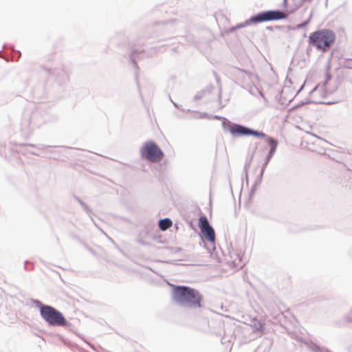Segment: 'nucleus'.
I'll return each instance as SVG.
<instances>
[{
	"mask_svg": "<svg viewBox=\"0 0 352 352\" xmlns=\"http://www.w3.org/2000/svg\"><path fill=\"white\" fill-rule=\"evenodd\" d=\"M336 40L335 33L328 29H322L310 34L309 43L318 50L326 52L333 44Z\"/></svg>",
	"mask_w": 352,
	"mask_h": 352,
	"instance_id": "obj_2",
	"label": "nucleus"
},
{
	"mask_svg": "<svg viewBox=\"0 0 352 352\" xmlns=\"http://www.w3.org/2000/svg\"><path fill=\"white\" fill-rule=\"evenodd\" d=\"M172 226V221L169 219H164L160 221L159 226L162 230H166Z\"/></svg>",
	"mask_w": 352,
	"mask_h": 352,
	"instance_id": "obj_9",
	"label": "nucleus"
},
{
	"mask_svg": "<svg viewBox=\"0 0 352 352\" xmlns=\"http://www.w3.org/2000/svg\"><path fill=\"white\" fill-rule=\"evenodd\" d=\"M231 258L232 261L231 262V265L234 267H241L243 265V258L239 253L236 252H232L230 254Z\"/></svg>",
	"mask_w": 352,
	"mask_h": 352,
	"instance_id": "obj_8",
	"label": "nucleus"
},
{
	"mask_svg": "<svg viewBox=\"0 0 352 352\" xmlns=\"http://www.w3.org/2000/svg\"><path fill=\"white\" fill-rule=\"evenodd\" d=\"M287 17V14L284 12L280 10H268L252 16L250 21L252 23H257L265 21L285 19Z\"/></svg>",
	"mask_w": 352,
	"mask_h": 352,
	"instance_id": "obj_5",
	"label": "nucleus"
},
{
	"mask_svg": "<svg viewBox=\"0 0 352 352\" xmlns=\"http://www.w3.org/2000/svg\"><path fill=\"white\" fill-rule=\"evenodd\" d=\"M267 142H268L269 145L270 146V151L269 153V157H270L273 155V154L274 153V152L276 151V148L277 146V142L276 140H274L273 138H269L267 139Z\"/></svg>",
	"mask_w": 352,
	"mask_h": 352,
	"instance_id": "obj_10",
	"label": "nucleus"
},
{
	"mask_svg": "<svg viewBox=\"0 0 352 352\" xmlns=\"http://www.w3.org/2000/svg\"><path fill=\"white\" fill-rule=\"evenodd\" d=\"M172 296L175 302L192 307H201L202 296L200 293L187 286L172 285Z\"/></svg>",
	"mask_w": 352,
	"mask_h": 352,
	"instance_id": "obj_1",
	"label": "nucleus"
},
{
	"mask_svg": "<svg viewBox=\"0 0 352 352\" xmlns=\"http://www.w3.org/2000/svg\"><path fill=\"white\" fill-rule=\"evenodd\" d=\"M199 227L204 235L205 238L214 243L215 241V234L213 228L210 226V223L206 217H201L199 219Z\"/></svg>",
	"mask_w": 352,
	"mask_h": 352,
	"instance_id": "obj_6",
	"label": "nucleus"
},
{
	"mask_svg": "<svg viewBox=\"0 0 352 352\" xmlns=\"http://www.w3.org/2000/svg\"><path fill=\"white\" fill-rule=\"evenodd\" d=\"M230 133L233 135H254L257 137L264 138L265 136V133L262 132H258L256 131L252 130L245 126L235 124L230 127Z\"/></svg>",
	"mask_w": 352,
	"mask_h": 352,
	"instance_id": "obj_7",
	"label": "nucleus"
},
{
	"mask_svg": "<svg viewBox=\"0 0 352 352\" xmlns=\"http://www.w3.org/2000/svg\"><path fill=\"white\" fill-rule=\"evenodd\" d=\"M142 156L151 162H160L164 157V153L160 148L153 142H147L141 148Z\"/></svg>",
	"mask_w": 352,
	"mask_h": 352,
	"instance_id": "obj_4",
	"label": "nucleus"
},
{
	"mask_svg": "<svg viewBox=\"0 0 352 352\" xmlns=\"http://www.w3.org/2000/svg\"><path fill=\"white\" fill-rule=\"evenodd\" d=\"M40 313L42 318L50 325L65 326L67 320L60 311L48 305L41 307Z\"/></svg>",
	"mask_w": 352,
	"mask_h": 352,
	"instance_id": "obj_3",
	"label": "nucleus"
},
{
	"mask_svg": "<svg viewBox=\"0 0 352 352\" xmlns=\"http://www.w3.org/2000/svg\"><path fill=\"white\" fill-rule=\"evenodd\" d=\"M309 23V20H307V21H305V22H304V23H302L296 26V28H297L298 29H299V28H302L305 27V25H307Z\"/></svg>",
	"mask_w": 352,
	"mask_h": 352,
	"instance_id": "obj_11",
	"label": "nucleus"
}]
</instances>
